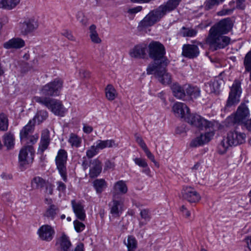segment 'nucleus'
Here are the masks:
<instances>
[{
    "label": "nucleus",
    "instance_id": "obj_1",
    "mask_svg": "<svg viewBox=\"0 0 251 251\" xmlns=\"http://www.w3.org/2000/svg\"><path fill=\"white\" fill-rule=\"evenodd\" d=\"M149 57L153 60V63L168 65L169 61L165 56L166 49L164 46L158 41H151L148 45Z\"/></svg>",
    "mask_w": 251,
    "mask_h": 251
},
{
    "label": "nucleus",
    "instance_id": "obj_2",
    "mask_svg": "<svg viewBox=\"0 0 251 251\" xmlns=\"http://www.w3.org/2000/svg\"><path fill=\"white\" fill-rule=\"evenodd\" d=\"M246 135L236 130H230L227 134L226 139H224L218 146L220 154L225 153L229 147L236 146L245 142Z\"/></svg>",
    "mask_w": 251,
    "mask_h": 251
},
{
    "label": "nucleus",
    "instance_id": "obj_3",
    "mask_svg": "<svg viewBox=\"0 0 251 251\" xmlns=\"http://www.w3.org/2000/svg\"><path fill=\"white\" fill-rule=\"evenodd\" d=\"M167 66L157 64L156 63H151L147 68V74H153L162 84H169L171 82V77L170 74L167 72L166 69Z\"/></svg>",
    "mask_w": 251,
    "mask_h": 251
},
{
    "label": "nucleus",
    "instance_id": "obj_4",
    "mask_svg": "<svg viewBox=\"0 0 251 251\" xmlns=\"http://www.w3.org/2000/svg\"><path fill=\"white\" fill-rule=\"evenodd\" d=\"M34 100L36 102L45 105L55 115L60 116H64L65 109L60 100L41 97H35Z\"/></svg>",
    "mask_w": 251,
    "mask_h": 251
},
{
    "label": "nucleus",
    "instance_id": "obj_5",
    "mask_svg": "<svg viewBox=\"0 0 251 251\" xmlns=\"http://www.w3.org/2000/svg\"><path fill=\"white\" fill-rule=\"evenodd\" d=\"M165 14L159 6L157 8L151 10L139 23L138 28L142 30L154 25L159 22L165 16Z\"/></svg>",
    "mask_w": 251,
    "mask_h": 251
},
{
    "label": "nucleus",
    "instance_id": "obj_6",
    "mask_svg": "<svg viewBox=\"0 0 251 251\" xmlns=\"http://www.w3.org/2000/svg\"><path fill=\"white\" fill-rule=\"evenodd\" d=\"M63 81L59 78L54 79L46 85L40 89V93L46 96H57L60 94L63 87Z\"/></svg>",
    "mask_w": 251,
    "mask_h": 251
},
{
    "label": "nucleus",
    "instance_id": "obj_7",
    "mask_svg": "<svg viewBox=\"0 0 251 251\" xmlns=\"http://www.w3.org/2000/svg\"><path fill=\"white\" fill-rule=\"evenodd\" d=\"M68 159L67 152L64 149H60L55 158L56 168L64 181H67V161Z\"/></svg>",
    "mask_w": 251,
    "mask_h": 251
},
{
    "label": "nucleus",
    "instance_id": "obj_8",
    "mask_svg": "<svg viewBox=\"0 0 251 251\" xmlns=\"http://www.w3.org/2000/svg\"><path fill=\"white\" fill-rule=\"evenodd\" d=\"M185 121L192 126L201 130L207 128L213 129V124L199 115L189 113Z\"/></svg>",
    "mask_w": 251,
    "mask_h": 251
},
{
    "label": "nucleus",
    "instance_id": "obj_9",
    "mask_svg": "<svg viewBox=\"0 0 251 251\" xmlns=\"http://www.w3.org/2000/svg\"><path fill=\"white\" fill-rule=\"evenodd\" d=\"M230 39L223 35L209 34L207 42L214 50L223 49L230 43Z\"/></svg>",
    "mask_w": 251,
    "mask_h": 251
},
{
    "label": "nucleus",
    "instance_id": "obj_10",
    "mask_svg": "<svg viewBox=\"0 0 251 251\" xmlns=\"http://www.w3.org/2000/svg\"><path fill=\"white\" fill-rule=\"evenodd\" d=\"M241 93V82L239 80L235 79L230 88L226 107H228L237 104L240 101Z\"/></svg>",
    "mask_w": 251,
    "mask_h": 251
},
{
    "label": "nucleus",
    "instance_id": "obj_11",
    "mask_svg": "<svg viewBox=\"0 0 251 251\" xmlns=\"http://www.w3.org/2000/svg\"><path fill=\"white\" fill-rule=\"evenodd\" d=\"M38 26V21L34 17L26 18L23 22H20L19 24V31L24 35L34 31Z\"/></svg>",
    "mask_w": 251,
    "mask_h": 251
},
{
    "label": "nucleus",
    "instance_id": "obj_12",
    "mask_svg": "<svg viewBox=\"0 0 251 251\" xmlns=\"http://www.w3.org/2000/svg\"><path fill=\"white\" fill-rule=\"evenodd\" d=\"M232 28V22L230 18H227L220 21L213 26L209 30V34L223 35L228 33Z\"/></svg>",
    "mask_w": 251,
    "mask_h": 251
},
{
    "label": "nucleus",
    "instance_id": "obj_13",
    "mask_svg": "<svg viewBox=\"0 0 251 251\" xmlns=\"http://www.w3.org/2000/svg\"><path fill=\"white\" fill-rule=\"evenodd\" d=\"M34 152L31 146L24 147L20 151L19 162L21 166L31 163L33 159Z\"/></svg>",
    "mask_w": 251,
    "mask_h": 251
},
{
    "label": "nucleus",
    "instance_id": "obj_14",
    "mask_svg": "<svg viewBox=\"0 0 251 251\" xmlns=\"http://www.w3.org/2000/svg\"><path fill=\"white\" fill-rule=\"evenodd\" d=\"M249 114V110L247 106L244 103H242L238 107L235 115L229 117L227 120L228 121H232L235 124H239L245 120Z\"/></svg>",
    "mask_w": 251,
    "mask_h": 251
},
{
    "label": "nucleus",
    "instance_id": "obj_15",
    "mask_svg": "<svg viewBox=\"0 0 251 251\" xmlns=\"http://www.w3.org/2000/svg\"><path fill=\"white\" fill-rule=\"evenodd\" d=\"M37 234L40 240L50 242L53 239L55 231L50 226L45 225L39 227Z\"/></svg>",
    "mask_w": 251,
    "mask_h": 251
},
{
    "label": "nucleus",
    "instance_id": "obj_16",
    "mask_svg": "<svg viewBox=\"0 0 251 251\" xmlns=\"http://www.w3.org/2000/svg\"><path fill=\"white\" fill-rule=\"evenodd\" d=\"M181 194L183 198L190 202H197L201 199L200 195L191 187L184 186Z\"/></svg>",
    "mask_w": 251,
    "mask_h": 251
},
{
    "label": "nucleus",
    "instance_id": "obj_17",
    "mask_svg": "<svg viewBox=\"0 0 251 251\" xmlns=\"http://www.w3.org/2000/svg\"><path fill=\"white\" fill-rule=\"evenodd\" d=\"M109 205L110 213L115 217H119L123 211L124 200L122 198L113 197L112 201Z\"/></svg>",
    "mask_w": 251,
    "mask_h": 251
},
{
    "label": "nucleus",
    "instance_id": "obj_18",
    "mask_svg": "<svg viewBox=\"0 0 251 251\" xmlns=\"http://www.w3.org/2000/svg\"><path fill=\"white\" fill-rule=\"evenodd\" d=\"M210 129H209L210 130H211ZM214 135V133L212 131L207 132L205 134H201L200 136L192 141L190 146L197 147L207 143L211 140Z\"/></svg>",
    "mask_w": 251,
    "mask_h": 251
},
{
    "label": "nucleus",
    "instance_id": "obj_19",
    "mask_svg": "<svg viewBox=\"0 0 251 251\" xmlns=\"http://www.w3.org/2000/svg\"><path fill=\"white\" fill-rule=\"evenodd\" d=\"M173 110L176 115L186 120V117L190 113V110L187 106L182 102H176L173 107Z\"/></svg>",
    "mask_w": 251,
    "mask_h": 251
},
{
    "label": "nucleus",
    "instance_id": "obj_20",
    "mask_svg": "<svg viewBox=\"0 0 251 251\" xmlns=\"http://www.w3.org/2000/svg\"><path fill=\"white\" fill-rule=\"evenodd\" d=\"M90 177L91 178L96 177L98 176L101 172V162L98 158H96L93 160H91L90 161Z\"/></svg>",
    "mask_w": 251,
    "mask_h": 251
},
{
    "label": "nucleus",
    "instance_id": "obj_21",
    "mask_svg": "<svg viewBox=\"0 0 251 251\" xmlns=\"http://www.w3.org/2000/svg\"><path fill=\"white\" fill-rule=\"evenodd\" d=\"M182 50L183 55L189 58L196 57L200 53L198 46L195 45H184Z\"/></svg>",
    "mask_w": 251,
    "mask_h": 251
},
{
    "label": "nucleus",
    "instance_id": "obj_22",
    "mask_svg": "<svg viewBox=\"0 0 251 251\" xmlns=\"http://www.w3.org/2000/svg\"><path fill=\"white\" fill-rule=\"evenodd\" d=\"M71 204L76 217L81 221H84L86 217V214L82 203L80 201H76L74 200L71 201Z\"/></svg>",
    "mask_w": 251,
    "mask_h": 251
},
{
    "label": "nucleus",
    "instance_id": "obj_23",
    "mask_svg": "<svg viewBox=\"0 0 251 251\" xmlns=\"http://www.w3.org/2000/svg\"><path fill=\"white\" fill-rule=\"evenodd\" d=\"M50 141V131L48 129L44 130L41 134V141L38 148V152L41 154L48 148Z\"/></svg>",
    "mask_w": 251,
    "mask_h": 251
},
{
    "label": "nucleus",
    "instance_id": "obj_24",
    "mask_svg": "<svg viewBox=\"0 0 251 251\" xmlns=\"http://www.w3.org/2000/svg\"><path fill=\"white\" fill-rule=\"evenodd\" d=\"M127 187L126 182L123 180L116 182L113 187V197L120 198V194H125L127 192Z\"/></svg>",
    "mask_w": 251,
    "mask_h": 251
},
{
    "label": "nucleus",
    "instance_id": "obj_25",
    "mask_svg": "<svg viewBox=\"0 0 251 251\" xmlns=\"http://www.w3.org/2000/svg\"><path fill=\"white\" fill-rule=\"evenodd\" d=\"M25 45V41L20 38H13L3 44V47L6 49H20Z\"/></svg>",
    "mask_w": 251,
    "mask_h": 251
},
{
    "label": "nucleus",
    "instance_id": "obj_26",
    "mask_svg": "<svg viewBox=\"0 0 251 251\" xmlns=\"http://www.w3.org/2000/svg\"><path fill=\"white\" fill-rule=\"evenodd\" d=\"M35 124L33 120H29L28 123L21 130L20 136L21 142L24 141L31 134L34 129Z\"/></svg>",
    "mask_w": 251,
    "mask_h": 251
},
{
    "label": "nucleus",
    "instance_id": "obj_27",
    "mask_svg": "<svg viewBox=\"0 0 251 251\" xmlns=\"http://www.w3.org/2000/svg\"><path fill=\"white\" fill-rule=\"evenodd\" d=\"M181 0H168L166 2L160 5L165 15L175 10Z\"/></svg>",
    "mask_w": 251,
    "mask_h": 251
},
{
    "label": "nucleus",
    "instance_id": "obj_28",
    "mask_svg": "<svg viewBox=\"0 0 251 251\" xmlns=\"http://www.w3.org/2000/svg\"><path fill=\"white\" fill-rule=\"evenodd\" d=\"M129 55L131 57L133 58H144L146 55V48L141 45L135 46L130 50Z\"/></svg>",
    "mask_w": 251,
    "mask_h": 251
},
{
    "label": "nucleus",
    "instance_id": "obj_29",
    "mask_svg": "<svg viewBox=\"0 0 251 251\" xmlns=\"http://www.w3.org/2000/svg\"><path fill=\"white\" fill-rule=\"evenodd\" d=\"M59 208L55 205L51 204L46 209L44 216L47 219L53 220L59 213Z\"/></svg>",
    "mask_w": 251,
    "mask_h": 251
},
{
    "label": "nucleus",
    "instance_id": "obj_30",
    "mask_svg": "<svg viewBox=\"0 0 251 251\" xmlns=\"http://www.w3.org/2000/svg\"><path fill=\"white\" fill-rule=\"evenodd\" d=\"M96 147L99 151L102 150L106 148H112L113 147H117L118 145L115 143L114 140H99L96 142Z\"/></svg>",
    "mask_w": 251,
    "mask_h": 251
},
{
    "label": "nucleus",
    "instance_id": "obj_31",
    "mask_svg": "<svg viewBox=\"0 0 251 251\" xmlns=\"http://www.w3.org/2000/svg\"><path fill=\"white\" fill-rule=\"evenodd\" d=\"M184 89L186 94L191 98L196 99L200 96L201 90L200 88L196 86L185 85Z\"/></svg>",
    "mask_w": 251,
    "mask_h": 251
},
{
    "label": "nucleus",
    "instance_id": "obj_32",
    "mask_svg": "<svg viewBox=\"0 0 251 251\" xmlns=\"http://www.w3.org/2000/svg\"><path fill=\"white\" fill-rule=\"evenodd\" d=\"M135 164L139 167L143 168L142 172L150 176L151 170L145 159L141 157H136L133 159Z\"/></svg>",
    "mask_w": 251,
    "mask_h": 251
},
{
    "label": "nucleus",
    "instance_id": "obj_33",
    "mask_svg": "<svg viewBox=\"0 0 251 251\" xmlns=\"http://www.w3.org/2000/svg\"><path fill=\"white\" fill-rule=\"evenodd\" d=\"M174 96L178 99H182L185 96L184 85L182 87L180 85L175 83L172 86Z\"/></svg>",
    "mask_w": 251,
    "mask_h": 251
},
{
    "label": "nucleus",
    "instance_id": "obj_34",
    "mask_svg": "<svg viewBox=\"0 0 251 251\" xmlns=\"http://www.w3.org/2000/svg\"><path fill=\"white\" fill-rule=\"evenodd\" d=\"M221 80H213L205 84L206 90L209 93H217L219 92Z\"/></svg>",
    "mask_w": 251,
    "mask_h": 251
},
{
    "label": "nucleus",
    "instance_id": "obj_35",
    "mask_svg": "<svg viewBox=\"0 0 251 251\" xmlns=\"http://www.w3.org/2000/svg\"><path fill=\"white\" fill-rule=\"evenodd\" d=\"M140 215L141 220H143L140 221L139 223V226L141 227L150 221L151 218V215L150 210L148 209H143L141 210Z\"/></svg>",
    "mask_w": 251,
    "mask_h": 251
},
{
    "label": "nucleus",
    "instance_id": "obj_36",
    "mask_svg": "<svg viewBox=\"0 0 251 251\" xmlns=\"http://www.w3.org/2000/svg\"><path fill=\"white\" fill-rule=\"evenodd\" d=\"M20 0H1L0 1V8L11 10L20 3Z\"/></svg>",
    "mask_w": 251,
    "mask_h": 251
},
{
    "label": "nucleus",
    "instance_id": "obj_37",
    "mask_svg": "<svg viewBox=\"0 0 251 251\" xmlns=\"http://www.w3.org/2000/svg\"><path fill=\"white\" fill-rule=\"evenodd\" d=\"M93 185L98 194H101L107 186V182L102 178L95 180L93 182Z\"/></svg>",
    "mask_w": 251,
    "mask_h": 251
},
{
    "label": "nucleus",
    "instance_id": "obj_38",
    "mask_svg": "<svg viewBox=\"0 0 251 251\" xmlns=\"http://www.w3.org/2000/svg\"><path fill=\"white\" fill-rule=\"evenodd\" d=\"M89 36L92 42L96 44H99L101 40L99 38L98 33L96 30V26L95 25H92L89 27Z\"/></svg>",
    "mask_w": 251,
    "mask_h": 251
},
{
    "label": "nucleus",
    "instance_id": "obj_39",
    "mask_svg": "<svg viewBox=\"0 0 251 251\" xmlns=\"http://www.w3.org/2000/svg\"><path fill=\"white\" fill-rule=\"evenodd\" d=\"M60 246L61 251H69V249L71 246V243L65 234H63L59 239Z\"/></svg>",
    "mask_w": 251,
    "mask_h": 251
},
{
    "label": "nucleus",
    "instance_id": "obj_40",
    "mask_svg": "<svg viewBox=\"0 0 251 251\" xmlns=\"http://www.w3.org/2000/svg\"><path fill=\"white\" fill-rule=\"evenodd\" d=\"M106 98L110 101L114 100L117 95L116 91L113 86L108 84L105 88Z\"/></svg>",
    "mask_w": 251,
    "mask_h": 251
},
{
    "label": "nucleus",
    "instance_id": "obj_41",
    "mask_svg": "<svg viewBox=\"0 0 251 251\" xmlns=\"http://www.w3.org/2000/svg\"><path fill=\"white\" fill-rule=\"evenodd\" d=\"M69 143L72 147L78 148L81 146V139L75 133H71L68 140Z\"/></svg>",
    "mask_w": 251,
    "mask_h": 251
},
{
    "label": "nucleus",
    "instance_id": "obj_42",
    "mask_svg": "<svg viewBox=\"0 0 251 251\" xmlns=\"http://www.w3.org/2000/svg\"><path fill=\"white\" fill-rule=\"evenodd\" d=\"M125 244L127 248V251H134L137 247V242L135 238L131 235L128 236L127 242L125 241Z\"/></svg>",
    "mask_w": 251,
    "mask_h": 251
},
{
    "label": "nucleus",
    "instance_id": "obj_43",
    "mask_svg": "<svg viewBox=\"0 0 251 251\" xmlns=\"http://www.w3.org/2000/svg\"><path fill=\"white\" fill-rule=\"evenodd\" d=\"M244 66L246 72H250V80L251 81V50L245 55L244 60Z\"/></svg>",
    "mask_w": 251,
    "mask_h": 251
},
{
    "label": "nucleus",
    "instance_id": "obj_44",
    "mask_svg": "<svg viewBox=\"0 0 251 251\" xmlns=\"http://www.w3.org/2000/svg\"><path fill=\"white\" fill-rule=\"evenodd\" d=\"M48 116V112L45 110H40L37 112L34 117L31 120L34 124L36 121L38 124L45 120Z\"/></svg>",
    "mask_w": 251,
    "mask_h": 251
},
{
    "label": "nucleus",
    "instance_id": "obj_45",
    "mask_svg": "<svg viewBox=\"0 0 251 251\" xmlns=\"http://www.w3.org/2000/svg\"><path fill=\"white\" fill-rule=\"evenodd\" d=\"M225 0H206L204 3V8L206 10L212 9L214 6L218 5Z\"/></svg>",
    "mask_w": 251,
    "mask_h": 251
},
{
    "label": "nucleus",
    "instance_id": "obj_46",
    "mask_svg": "<svg viewBox=\"0 0 251 251\" xmlns=\"http://www.w3.org/2000/svg\"><path fill=\"white\" fill-rule=\"evenodd\" d=\"M47 181H46L40 176H36L31 181V185L36 188H43L46 185Z\"/></svg>",
    "mask_w": 251,
    "mask_h": 251
},
{
    "label": "nucleus",
    "instance_id": "obj_47",
    "mask_svg": "<svg viewBox=\"0 0 251 251\" xmlns=\"http://www.w3.org/2000/svg\"><path fill=\"white\" fill-rule=\"evenodd\" d=\"M4 144L8 149L11 148L14 146V135L11 133L5 134L3 136Z\"/></svg>",
    "mask_w": 251,
    "mask_h": 251
},
{
    "label": "nucleus",
    "instance_id": "obj_48",
    "mask_svg": "<svg viewBox=\"0 0 251 251\" xmlns=\"http://www.w3.org/2000/svg\"><path fill=\"white\" fill-rule=\"evenodd\" d=\"M197 31L194 29L182 27L180 30V34L183 37H193L197 34Z\"/></svg>",
    "mask_w": 251,
    "mask_h": 251
},
{
    "label": "nucleus",
    "instance_id": "obj_49",
    "mask_svg": "<svg viewBox=\"0 0 251 251\" xmlns=\"http://www.w3.org/2000/svg\"><path fill=\"white\" fill-rule=\"evenodd\" d=\"M8 126V119L3 113L0 114V130L5 131Z\"/></svg>",
    "mask_w": 251,
    "mask_h": 251
},
{
    "label": "nucleus",
    "instance_id": "obj_50",
    "mask_svg": "<svg viewBox=\"0 0 251 251\" xmlns=\"http://www.w3.org/2000/svg\"><path fill=\"white\" fill-rule=\"evenodd\" d=\"M39 138L38 134H35L34 135H30L28 136L26 139L24 141V142H25L27 144H34L37 142Z\"/></svg>",
    "mask_w": 251,
    "mask_h": 251
},
{
    "label": "nucleus",
    "instance_id": "obj_51",
    "mask_svg": "<svg viewBox=\"0 0 251 251\" xmlns=\"http://www.w3.org/2000/svg\"><path fill=\"white\" fill-rule=\"evenodd\" d=\"M99 151L95 145L92 146L86 151V156L89 158H91L99 152Z\"/></svg>",
    "mask_w": 251,
    "mask_h": 251
},
{
    "label": "nucleus",
    "instance_id": "obj_52",
    "mask_svg": "<svg viewBox=\"0 0 251 251\" xmlns=\"http://www.w3.org/2000/svg\"><path fill=\"white\" fill-rule=\"evenodd\" d=\"M77 21L81 23L82 25H86L87 23V18L85 16L84 13L82 12H78L76 15Z\"/></svg>",
    "mask_w": 251,
    "mask_h": 251
},
{
    "label": "nucleus",
    "instance_id": "obj_53",
    "mask_svg": "<svg viewBox=\"0 0 251 251\" xmlns=\"http://www.w3.org/2000/svg\"><path fill=\"white\" fill-rule=\"evenodd\" d=\"M144 152H145L147 156L149 159H150L154 164L155 166L157 167H159L158 163L155 161L154 159V155L151 153V152L149 151V150L148 149L147 147L143 149Z\"/></svg>",
    "mask_w": 251,
    "mask_h": 251
},
{
    "label": "nucleus",
    "instance_id": "obj_54",
    "mask_svg": "<svg viewBox=\"0 0 251 251\" xmlns=\"http://www.w3.org/2000/svg\"><path fill=\"white\" fill-rule=\"evenodd\" d=\"M75 229L77 232H80L83 230L85 228V225L78 220H75L74 222Z\"/></svg>",
    "mask_w": 251,
    "mask_h": 251
},
{
    "label": "nucleus",
    "instance_id": "obj_55",
    "mask_svg": "<svg viewBox=\"0 0 251 251\" xmlns=\"http://www.w3.org/2000/svg\"><path fill=\"white\" fill-rule=\"evenodd\" d=\"M136 142L140 145L143 150L147 147V146L142 138L137 134L135 135Z\"/></svg>",
    "mask_w": 251,
    "mask_h": 251
},
{
    "label": "nucleus",
    "instance_id": "obj_56",
    "mask_svg": "<svg viewBox=\"0 0 251 251\" xmlns=\"http://www.w3.org/2000/svg\"><path fill=\"white\" fill-rule=\"evenodd\" d=\"M115 164L114 162L108 160L105 162L104 166V171H107L110 169H114Z\"/></svg>",
    "mask_w": 251,
    "mask_h": 251
},
{
    "label": "nucleus",
    "instance_id": "obj_57",
    "mask_svg": "<svg viewBox=\"0 0 251 251\" xmlns=\"http://www.w3.org/2000/svg\"><path fill=\"white\" fill-rule=\"evenodd\" d=\"M234 8L230 9H224L218 12L219 16H224L226 15H229L232 13Z\"/></svg>",
    "mask_w": 251,
    "mask_h": 251
},
{
    "label": "nucleus",
    "instance_id": "obj_58",
    "mask_svg": "<svg viewBox=\"0 0 251 251\" xmlns=\"http://www.w3.org/2000/svg\"><path fill=\"white\" fill-rule=\"evenodd\" d=\"M57 184V189L60 192H64L65 191L66 189V185L62 181H58L56 182Z\"/></svg>",
    "mask_w": 251,
    "mask_h": 251
},
{
    "label": "nucleus",
    "instance_id": "obj_59",
    "mask_svg": "<svg viewBox=\"0 0 251 251\" xmlns=\"http://www.w3.org/2000/svg\"><path fill=\"white\" fill-rule=\"evenodd\" d=\"M45 186L46 187V192L50 195H52L53 193V185L47 181Z\"/></svg>",
    "mask_w": 251,
    "mask_h": 251
},
{
    "label": "nucleus",
    "instance_id": "obj_60",
    "mask_svg": "<svg viewBox=\"0 0 251 251\" xmlns=\"http://www.w3.org/2000/svg\"><path fill=\"white\" fill-rule=\"evenodd\" d=\"M142 10V7L141 6H138L132 8H130L128 10V13L130 14H135Z\"/></svg>",
    "mask_w": 251,
    "mask_h": 251
},
{
    "label": "nucleus",
    "instance_id": "obj_61",
    "mask_svg": "<svg viewBox=\"0 0 251 251\" xmlns=\"http://www.w3.org/2000/svg\"><path fill=\"white\" fill-rule=\"evenodd\" d=\"M246 0H236V8L240 9H244L245 7Z\"/></svg>",
    "mask_w": 251,
    "mask_h": 251
},
{
    "label": "nucleus",
    "instance_id": "obj_62",
    "mask_svg": "<svg viewBox=\"0 0 251 251\" xmlns=\"http://www.w3.org/2000/svg\"><path fill=\"white\" fill-rule=\"evenodd\" d=\"M93 130L92 126L87 125L86 124H83V131L86 134H89L92 132Z\"/></svg>",
    "mask_w": 251,
    "mask_h": 251
},
{
    "label": "nucleus",
    "instance_id": "obj_63",
    "mask_svg": "<svg viewBox=\"0 0 251 251\" xmlns=\"http://www.w3.org/2000/svg\"><path fill=\"white\" fill-rule=\"evenodd\" d=\"M61 34L62 35L67 37L70 40L74 41L75 39V37L73 36L72 33L67 30L64 31Z\"/></svg>",
    "mask_w": 251,
    "mask_h": 251
},
{
    "label": "nucleus",
    "instance_id": "obj_64",
    "mask_svg": "<svg viewBox=\"0 0 251 251\" xmlns=\"http://www.w3.org/2000/svg\"><path fill=\"white\" fill-rule=\"evenodd\" d=\"M180 211L183 213L185 217L189 218L190 216V212L187 209L184 205H182L181 207Z\"/></svg>",
    "mask_w": 251,
    "mask_h": 251
}]
</instances>
